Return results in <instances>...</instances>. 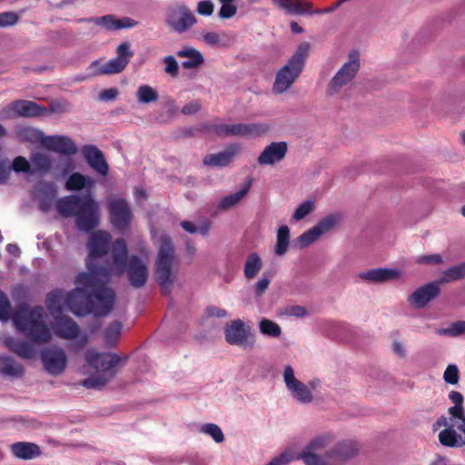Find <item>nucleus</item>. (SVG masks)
Segmentation results:
<instances>
[{"instance_id": "12", "label": "nucleus", "mask_w": 465, "mask_h": 465, "mask_svg": "<svg viewBox=\"0 0 465 465\" xmlns=\"http://www.w3.org/2000/svg\"><path fill=\"white\" fill-rule=\"evenodd\" d=\"M332 440V436L328 433L314 437L297 452L298 460H302L305 465H331L329 450L325 449Z\"/></svg>"}, {"instance_id": "56", "label": "nucleus", "mask_w": 465, "mask_h": 465, "mask_svg": "<svg viewBox=\"0 0 465 465\" xmlns=\"http://www.w3.org/2000/svg\"><path fill=\"white\" fill-rule=\"evenodd\" d=\"M11 304L7 296L0 292V321L6 322L10 318Z\"/></svg>"}, {"instance_id": "10", "label": "nucleus", "mask_w": 465, "mask_h": 465, "mask_svg": "<svg viewBox=\"0 0 465 465\" xmlns=\"http://www.w3.org/2000/svg\"><path fill=\"white\" fill-rule=\"evenodd\" d=\"M111 235L107 232L98 231L94 232L89 241V258L86 262L87 272L97 271L108 274L107 260L112 252L107 254Z\"/></svg>"}, {"instance_id": "53", "label": "nucleus", "mask_w": 465, "mask_h": 465, "mask_svg": "<svg viewBox=\"0 0 465 465\" xmlns=\"http://www.w3.org/2000/svg\"><path fill=\"white\" fill-rule=\"evenodd\" d=\"M460 372L457 365L450 364L447 366L443 373V380L446 383L456 385L459 382Z\"/></svg>"}, {"instance_id": "44", "label": "nucleus", "mask_w": 465, "mask_h": 465, "mask_svg": "<svg viewBox=\"0 0 465 465\" xmlns=\"http://www.w3.org/2000/svg\"><path fill=\"white\" fill-rule=\"evenodd\" d=\"M340 223V215L329 214L322 218L315 225L321 235H323L338 226Z\"/></svg>"}, {"instance_id": "54", "label": "nucleus", "mask_w": 465, "mask_h": 465, "mask_svg": "<svg viewBox=\"0 0 465 465\" xmlns=\"http://www.w3.org/2000/svg\"><path fill=\"white\" fill-rule=\"evenodd\" d=\"M47 111L60 115L70 111V104L64 99H57L50 103Z\"/></svg>"}, {"instance_id": "15", "label": "nucleus", "mask_w": 465, "mask_h": 465, "mask_svg": "<svg viewBox=\"0 0 465 465\" xmlns=\"http://www.w3.org/2000/svg\"><path fill=\"white\" fill-rule=\"evenodd\" d=\"M225 341L231 345H237L244 350L252 349L255 344V337L244 322L234 320L226 324L224 328Z\"/></svg>"}, {"instance_id": "63", "label": "nucleus", "mask_w": 465, "mask_h": 465, "mask_svg": "<svg viewBox=\"0 0 465 465\" xmlns=\"http://www.w3.org/2000/svg\"><path fill=\"white\" fill-rule=\"evenodd\" d=\"M270 285V279L266 276L260 278L254 284V292L257 296H261L268 289Z\"/></svg>"}, {"instance_id": "33", "label": "nucleus", "mask_w": 465, "mask_h": 465, "mask_svg": "<svg viewBox=\"0 0 465 465\" xmlns=\"http://www.w3.org/2000/svg\"><path fill=\"white\" fill-rule=\"evenodd\" d=\"M94 180L89 176L75 172L68 176L65 182L67 191L91 190L94 186Z\"/></svg>"}, {"instance_id": "52", "label": "nucleus", "mask_w": 465, "mask_h": 465, "mask_svg": "<svg viewBox=\"0 0 465 465\" xmlns=\"http://www.w3.org/2000/svg\"><path fill=\"white\" fill-rule=\"evenodd\" d=\"M181 226L184 231L189 233H196L199 232L202 235H206L210 231V223L204 222L200 226H196L193 223L189 221H183L181 223Z\"/></svg>"}, {"instance_id": "24", "label": "nucleus", "mask_w": 465, "mask_h": 465, "mask_svg": "<svg viewBox=\"0 0 465 465\" xmlns=\"http://www.w3.org/2000/svg\"><path fill=\"white\" fill-rule=\"evenodd\" d=\"M401 272L397 269L378 268L359 273V278L370 283H383L386 282L399 279Z\"/></svg>"}, {"instance_id": "58", "label": "nucleus", "mask_w": 465, "mask_h": 465, "mask_svg": "<svg viewBox=\"0 0 465 465\" xmlns=\"http://www.w3.org/2000/svg\"><path fill=\"white\" fill-rule=\"evenodd\" d=\"M294 15H312V3L306 0H293Z\"/></svg>"}, {"instance_id": "1", "label": "nucleus", "mask_w": 465, "mask_h": 465, "mask_svg": "<svg viewBox=\"0 0 465 465\" xmlns=\"http://www.w3.org/2000/svg\"><path fill=\"white\" fill-rule=\"evenodd\" d=\"M107 273L97 271L81 272L76 276L75 288L66 292V307L76 316L91 312L105 315L114 304V292L106 287Z\"/></svg>"}, {"instance_id": "42", "label": "nucleus", "mask_w": 465, "mask_h": 465, "mask_svg": "<svg viewBox=\"0 0 465 465\" xmlns=\"http://www.w3.org/2000/svg\"><path fill=\"white\" fill-rule=\"evenodd\" d=\"M259 331L260 332L270 338H279L282 335V328L281 326L266 318L262 319L259 322Z\"/></svg>"}, {"instance_id": "22", "label": "nucleus", "mask_w": 465, "mask_h": 465, "mask_svg": "<svg viewBox=\"0 0 465 465\" xmlns=\"http://www.w3.org/2000/svg\"><path fill=\"white\" fill-rule=\"evenodd\" d=\"M439 282H431L418 288L408 299L409 303L418 309L424 308L440 293Z\"/></svg>"}, {"instance_id": "48", "label": "nucleus", "mask_w": 465, "mask_h": 465, "mask_svg": "<svg viewBox=\"0 0 465 465\" xmlns=\"http://www.w3.org/2000/svg\"><path fill=\"white\" fill-rule=\"evenodd\" d=\"M321 236L322 235L314 225L301 234L297 239V242L301 248H304L316 242Z\"/></svg>"}, {"instance_id": "36", "label": "nucleus", "mask_w": 465, "mask_h": 465, "mask_svg": "<svg viewBox=\"0 0 465 465\" xmlns=\"http://www.w3.org/2000/svg\"><path fill=\"white\" fill-rule=\"evenodd\" d=\"M0 374L18 378L24 374V367L10 357L0 356Z\"/></svg>"}, {"instance_id": "47", "label": "nucleus", "mask_w": 465, "mask_h": 465, "mask_svg": "<svg viewBox=\"0 0 465 465\" xmlns=\"http://www.w3.org/2000/svg\"><path fill=\"white\" fill-rule=\"evenodd\" d=\"M298 460L297 452H295L292 449H287L278 456L272 458L268 463L265 465H288L292 461Z\"/></svg>"}, {"instance_id": "16", "label": "nucleus", "mask_w": 465, "mask_h": 465, "mask_svg": "<svg viewBox=\"0 0 465 465\" xmlns=\"http://www.w3.org/2000/svg\"><path fill=\"white\" fill-rule=\"evenodd\" d=\"M110 222L118 231L124 232L129 228L133 214L128 203L120 197L108 200Z\"/></svg>"}, {"instance_id": "51", "label": "nucleus", "mask_w": 465, "mask_h": 465, "mask_svg": "<svg viewBox=\"0 0 465 465\" xmlns=\"http://www.w3.org/2000/svg\"><path fill=\"white\" fill-rule=\"evenodd\" d=\"M162 62L164 64L163 72L173 78L179 75V64L173 55H166L163 57Z\"/></svg>"}, {"instance_id": "29", "label": "nucleus", "mask_w": 465, "mask_h": 465, "mask_svg": "<svg viewBox=\"0 0 465 465\" xmlns=\"http://www.w3.org/2000/svg\"><path fill=\"white\" fill-rule=\"evenodd\" d=\"M12 454L20 460H32L41 454L40 448L33 442L19 441L10 446Z\"/></svg>"}, {"instance_id": "59", "label": "nucleus", "mask_w": 465, "mask_h": 465, "mask_svg": "<svg viewBox=\"0 0 465 465\" xmlns=\"http://www.w3.org/2000/svg\"><path fill=\"white\" fill-rule=\"evenodd\" d=\"M18 15L13 12L0 13V27L13 26L18 22Z\"/></svg>"}, {"instance_id": "41", "label": "nucleus", "mask_w": 465, "mask_h": 465, "mask_svg": "<svg viewBox=\"0 0 465 465\" xmlns=\"http://www.w3.org/2000/svg\"><path fill=\"white\" fill-rule=\"evenodd\" d=\"M290 244V230L288 226L282 225L277 231L276 244L274 252L277 256H283L289 248Z\"/></svg>"}, {"instance_id": "7", "label": "nucleus", "mask_w": 465, "mask_h": 465, "mask_svg": "<svg viewBox=\"0 0 465 465\" xmlns=\"http://www.w3.org/2000/svg\"><path fill=\"white\" fill-rule=\"evenodd\" d=\"M309 51L310 44L302 43L288 62L278 70L272 86L274 94H283L292 87L303 69Z\"/></svg>"}, {"instance_id": "6", "label": "nucleus", "mask_w": 465, "mask_h": 465, "mask_svg": "<svg viewBox=\"0 0 465 465\" xmlns=\"http://www.w3.org/2000/svg\"><path fill=\"white\" fill-rule=\"evenodd\" d=\"M448 417H440L432 426L433 430L440 431V443L449 448H462L465 446V410H454Z\"/></svg>"}, {"instance_id": "28", "label": "nucleus", "mask_w": 465, "mask_h": 465, "mask_svg": "<svg viewBox=\"0 0 465 465\" xmlns=\"http://www.w3.org/2000/svg\"><path fill=\"white\" fill-rule=\"evenodd\" d=\"M176 54L180 58H186L182 66L187 70L199 68L204 63L203 54L193 46L185 45L178 50Z\"/></svg>"}, {"instance_id": "38", "label": "nucleus", "mask_w": 465, "mask_h": 465, "mask_svg": "<svg viewBox=\"0 0 465 465\" xmlns=\"http://www.w3.org/2000/svg\"><path fill=\"white\" fill-rule=\"evenodd\" d=\"M30 161L37 173H47L52 169V158L43 152H34L30 154Z\"/></svg>"}, {"instance_id": "45", "label": "nucleus", "mask_w": 465, "mask_h": 465, "mask_svg": "<svg viewBox=\"0 0 465 465\" xmlns=\"http://www.w3.org/2000/svg\"><path fill=\"white\" fill-rule=\"evenodd\" d=\"M221 7L218 12V16L221 19H230L237 14L236 0H218Z\"/></svg>"}, {"instance_id": "60", "label": "nucleus", "mask_w": 465, "mask_h": 465, "mask_svg": "<svg viewBox=\"0 0 465 465\" xmlns=\"http://www.w3.org/2000/svg\"><path fill=\"white\" fill-rule=\"evenodd\" d=\"M450 400L454 403V406L448 409V414L453 413L454 410H464L463 408V396L459 391H452L449 394Z\"/></svg>"}, {"instance_id": "13", "label": "nucleus", "mask_w": 465, "mask_h": 465, "mask_svg": "<svg viewBox=\"0 0 465 465\" xmlns=\"http://www.w3.org/2000/svg\"><path fill=\"white\" fill-rule=\"evenodd\" d=\"M361 66L360 54L358 51H351L348 54V60L331 79L326 93L328 95H335L341 92L343 88L349 86L356 77Z\"/></svg>"}, {"instance_id": "34", "label": "nucleus", "mask_w": 465, "mask_h": 465, "mask_svg": "<svg viewBox=\"0 0 465 465\" xmlns=\"http://www.w3.org/2000/svg\"><path fill=\"white\" fill-rule=\"evenodd\" d=\"M199 39L206 45L217 48L227 47L231 42L230 36L225 32L203 31Z\"/></svg>"}, {"instance_id": "62", "label": "nucleus", "mask_w": 465, "mask_h": 465, "mask_svg": "<svg viewBox=\"0 0 465 465\" xmlns=\"http://www.w3.org/2000/svg\"><path fill=\"white\" fill-rule=\"evenodd\" d=\"M416 262L418 263H425V264H441L443 263L442 256L439 253L427 254V255H420L417 257Z\"/></svg>"}, {"instance_id": "19", "label": "nucleus", "mask_w": 465, "mask_h": 465, "mask_svg": "<svg viewBox=\"0 0 465 465\" xmlns=\"http://www.w3.org/2000/svg\"><path fill=\"white\" fill-rule=\"evenodd\" d=\"M359 451L360 444L356 440L351 439L342 440L329 450L331 465H341L356 457Z\"/></svg>"}, {"instance_id": "9", "label": "nucleus", "mask_w": 465, "mask_h": 465, "mask_svg": "<svg viewBox=\"0 0 465 465\" xmlns=\"http://www.w3.org/2000/svg\"><path fill=\"white\" fill-rule=\"evenodd\" d=\"M282 381L290 396L298 403L310 404L314 400V391L321 384L319 379H313L307 383L300 381L295 374V371L291 364L283 366Z\"/></svg>"}, {"instance_id": "23", "label": "nucleus", "mask_w": 465, "mask_h": 465, "mask_svg": "<svg viewBox=\"0 0 465 465\" xmlns=\"http://www.w3.org/2000/svg\"><path fill=\"white\" fill-rule=\"evenodd\" d=\"M44 146L50 151L64 155H74L78 152L74 140L66 135H46Z\"/></svg>"}, {"instance_id": "17", "label": "nucleus", "mask_w": 465, "mask_h": 465, "mask_svg": "<svg viewBox=\"0 0 465 465\" xmlns=\"http://www.w3.org/2000/svg\"><path fill=\"white\" fill-rule=\"evenodd\" d=\"M267 130L268 126L261 124H217L214 126L215 134L221 137H255L266 133Z\"/></svg>"}, {"instance_id": "31", "label": "nucleus", "mask_w": 465, "mask_h": 465, "mask_svg": "<svg viewBox=\"0 0 465 465\" xmlns=\"http://www.w3.org/2000/svg\"><path fill=\"white\" fill-rule=\"evenodd\" d=\"M54 332L66 340H72L79 335L77 324L68 317L60 318L54 326Z\"/></svg>"}, {"instance_id": "49", "label": "nucleus", "mask_w": 465, "mask_h": 465, "mask_svg": "<svg viewBox=\"0 0 465 465\" xmlns=\"http://www.w3.org/2000/svg\"><path fill=\"white\" fill-rule=\"evenodd\" d=\"M314 209L315 202L313 200L304 201L295 209L292 214V219L296 222L301 221L312 213Z\"/></svg>"}, {"instance_id": "57", "label": "nucleus", "mask_w": 465, "mask_h": 465, "mask_svg": "<svg viewBox=\"0 0 465 465\" xmlns=\"http://www.w3.org/2000/svg\"><path fill=\"white\" fill-rule=\"evenodd\" d=\"M442 334L456 337L465 334V321H459L441 331Z\"/></svg>"}, {"instance_id": "30", "label": "nucleus", "mask_w": 465, "mask_h": 465, "mask_svg": "<svg viewBox=\"0 0 465 465\" xmlns=\"http://www.w3.org/2000/svg\"><path fill=\"white\" fill-rule=\"evenodd\" d=\"M46 135L37 128L24 126L15 131V139L21 143H40L45 145Z\"/></svg>"}, {"instance_id": "27", "label": "nucleus", "mask_w": 465, "mask_h": 465, "mask_svg": "<svg viewBox=\"0 0 465 465\" xmlns=\"http://www.w3.org/2000/svg\"><path fill=\"white\" fill-rule=\"evenodd\" d=\"M241 151V145L238 143L231 144L224 151L218 153L209 154L203 158V163L211 166H225L231 163L232 158Z\"/></svg>"}, {"instance_id": "26", "label": "nucleus", "mask_w": 465, "mask_h": 465, "mask_svg": "<svg viewBox=\"0 0 465 465\" xmlns=\"http://www.w3.org/2000/svg\"><path fill=\"white\" fill-rule=\"evenodd\" d=\"M88 21L94 22L96 25L104 26L110 31L120 29H129L137 25V22L130 17H123L117 19L115 16L107 15L97 18H90Z\"/></svg>"}, {"instance_id": "21", "label": "nucleus", "mask_w": 465, "mask_h": 465, "mask_svg": "<svg viewBox=\"0 0 465 465\" xmlns=\"http://www.w3.org/2000/svg\"><path fill=\"white\" fill-rule=\"evenodd\" d=\"M288 150L287 143L285 142H273L264 147L257 158V163L260 165L272 166L282 162Z\"/></svg>"}, {"instance_id": "11", "label": "nucleus", "mask_w": 465, "mask_h": 465, "mask_svg": "<svg viewBox=\"0 0 465 465\" xmlns=\"http://www.w3.org/2000/svg\"><path fill=\"white\" fill-rule=\"evenodd\" d=\"M117 56L102 64L99 60L93 61L86 68L89 77L116 74L123 72L134 55L128 42L120 44L116 48Z\"/></svg>"}, {"instance_id": "40", "label": "nucleus", "mask_w": 465, "mask_h": 465, "mask_svg": "<svg viewBox=\"0 0 465 465\" xmlns=\"http://www.w3.org/2000/svg\"><path fill=\"white\" fill-rule=\"evenodd\" d=\"M463 278H465V262L446 269L436 282H439L440 285Z\"/></svg>"}, {"instance_id": "43", "label": "nucleus", "mask_w": 465, "mask_h": 465, "mask_svg": "<svg viewBox=\"0 0 465 465\" xmlns=\"http://www.w3.org/2000/svg\"><path fill=\"white\" fill-rule=\"evenodd\" d=\"M137 101L140 104L156 102L159 98L158 92L148 84L140 85L136 92Z\"/></svg>"}, {"instance_id": "20", "label": "nucleus", "mask_w": 465, "mask_h": 465, "mask_svg": "<svg viewBox=\"0 0 465 465\" xmlns=\"http://www.w3.org/2000/svg\"><path fill=\"white\" fill-rule=\"evenodd\" d=\"M45 370L51 375H60L65 370L67 356L64 350L56 347L49 348L42 352Z\"/></svg>"}, {"instance_id": "50", "label": "nucleus", "mask_w": 465, "mask_h": 465, "mask_svg": "<svg viewBox=\"0 0 465 465\" xmlns=\"http://www.w3.org/2000/svg\"><path fill=\"white\" fill-rule=\"evenodd\" d=\"M123 325L119 322L112 323L104 331V340L109 345H114L121 334Z\"/></svg>"}, {"instance_id": "3", "label": "nucleus", "mask_w": 465, "mask_h": 465, "mask_svg": "<svg viewBox=\"0 0 465 465\" xmlns=\"http://www.w3.org/2000/svg\"><path fill=\"white\" fill-rule=\"evenodd\" d=\"M55 206L61 215L75 216L76 225L82 231L89 232L99 223V205L91 193L64 196L56 201Z\"/></svg>"}, {"instance_id": "14", "label": "nucleus", "mask_w": 465, "mask_h": 465, "mask_svg": "<svg viewBox=\"0 0 465 465\" xmlns=\"http://www.w3.org/2000/svg\"><path fill=\"white\" fill-rule=\"evenodd\" d=\"M165 22L173 32L183 34L197 24V17L185 4H176L168 8Z\"/></svg>"}, {"instance_id": "35", "label": "nucleus", "mask_w": 465, "mask_h": 465, "mask_svg": "<svg viewBox=\"0 0 465 465\" xmlns=\"http://www.w3.org/2000/svg\"><path fill=\"white\" fill-rule=\"evenodd\" d=\"M46 307L52 315L63 312L66 306V293L63 290H54L49 292L45 301Z\"/></svg>"}, {"instance_id": "61", "label": "nucleus", "mask_w": 465, "mask_h": 465, "mask_svg": "<svg viewBox=\"0 0 465 465\" xmlns=\"http://www.w3.org/2000/svg\"><path fill=\"white\" fill-rule=\"evenodd\" d=\"M196 11L200 15L211 16L214 11V5L211 0L200 1L197 4Z\"/></svg>"}, {"instance_id": "39", "label": "nucleus", "mask_w": 465, "mask_h": 465, "mask_svg": "<svg viewBox=\"0 0 465 465\" xmlns=\"http://www.w3.org/2000/svg\"><path fill=\"white\" fill-rule=\"evenodd\" d=\"M262 267V258L256 252H251L244 262L243 274L248 280L255 278Z\"/></svg>"}, {"instance_id": "37", "label": "nucleus", "mask_w": 465, "mask_h": 465, "mask_svg": "<svg viewBox=\"0 0 465 465\" xmlns=\"http://www.w3.org/2000/svg\"><path fill=\"white\" fill-rule=\"evenodd\" d=\"M252 181H248L243 187L238 192L226 195L222 198L219 203V209L227 210L236 206L246 196L250 188H251Z\"/></svg>"}, {"instance_id": "46", "label": "nucleus", "mask_w": 465, "mask_h": 465, "mask_svg": "<svg viewBox=\"0 0 465 465\" xmlns=\"http://www.w3.org/2000/svg\"><path fill=\"white\" fill-rule=\"evenodd\" d=\"M200 432L209 435L216 443H222L224 440V434L222 429L214 423H206L200 428Z\"/></svg>"}, {"instance_id": "5", "label": "nucleus", "mask_w": 465, "mask_h": 465, "mask_svg": "<svg viewBox=\"0 0 465 465\" xmlns=\"http://www.w3.org/2000/svg\"><path fill=\"white\" fill-rule=\"evenodd\" d=\"M12 320L17 331L35 342H46L52 337L50 329L44 322V308L41 306L33 309L23 306L13 315Z\"/></svg>"}, {"instance_id": "32", "label": "nucleus", "mask_w": 465, "mask_h": 465, "mask_svg": "<svg viewBox=\"0 0 465 465\" xmlns=\"http://www.w3.org/2000/svg\"><path fill=\"white\" fill-rule=\"evenodd\" d=\"M4 342L10 351L21 358L31 359L35 356V348L28 341H18L15 338L8 336L5 338Z\"/></svg>"}, {"instance_id": "64", "label": "nucleus", "mask_w": 465, "mask_h": 465, "mask_svg": "<svg viewBox=\"0 0 465 465\" xmlns=\"http://www.w3.org/2000/svg\"><path fill=\"white\" fill-rule=\"evenodd\" d=\"M307 313L306 310L302 306L294 305V306H289L285 308L284 314L287 316H292L301 318L305 316Z\"/></svg>"}, {"instance_id": "55", "label": "nucleus", "mask_w": 465, "mask_h": 465, "mask_svg": "<svg viewBox=\"0 0 465 465\" xmlns=\"http://www.w3.org/2000/svg\"><path fill=\"white\" fill-rule=\"evenodd\" d=\"M11 169L15 173H27L30 172L31 165L29 161L24 156H17L13 160Z\"/></svg>"}, {"instance_id": "18", "label": "nucleus", "mask_w": 465, "mask_h": 465, "mask_svg": "<svg viewBox=\"0 0 465 465\" xmlns=\"http://www.w3.org/2000/svg\"><path fill=\"white\" fill-rule=\"evenodd\" d=\"M48 111L45 107L40 106L35 102L20 100L10 104L0 112V118H14L16 116L35 117L46 115Z\"/></svg>"}, {"instance_id": "8", "label": "nucleus", "mask_w": 465, "mask_h": 465, "mask_svg": "<svg viewBox=\"0 0 465 465\" xmlns=\"http://www.w3.org/2000/svg\"><path fill=\"white\" fill-rule=\"evenodd\" d=\"M178 264L174 245L170 236L163 234L159 238L155 271L161 286L169 291L174 280V268Z\"/></svg>"}, {"instance_id": "2", "label": "nucleus", "mask_w": 465, "mask_h": 465, "mask_svg": "<svg viewBox=\"0 0 465 465\" xmlns=\"http://www.w3.org/2000/svg\"><path fill=\"white\" fill-rule=\"evenodd\" d=\"M142 253V257L132 255L128 259L125 242L122 239L115 241L112 248V255L107 260L108 280L111 275H121L126 272L132 286L135 288L143 286L148 277L149 255L143 250Z\"/></svg>"}, {"instance_id": "25", "label": "nucleus", "mask_w": 465, "mask_h": 465, "mask_svg": "<svg viewBox=\"0 0 465 465\" xmlns=\"http://www.w3.org/2000/svg\"><path fill=\"white\" fill-rule=\"evenodd\" d=\"M83 154L88 164L101 175H106L109 171L103 153L94 145H85L83 148Z\"/></svg>"}, {"instance_id": "4", "label": "nucleus", "mask_w": 465, "mask_h": 465, "mask_svg": "<svg viewBox=\"0 0 465 465\" xmlns=\"http://www.w3.org/2000/svg\"><path fill=\"white\" fill-rule=\"evenodd\" d=\"M84 360L83 372L87 374L90 369L94 372L81 384L87 389H101L114 379L116 366L123 359L116 353L99 352L95 349H89L84 353Z\"/></svg>"}]
</instances>
